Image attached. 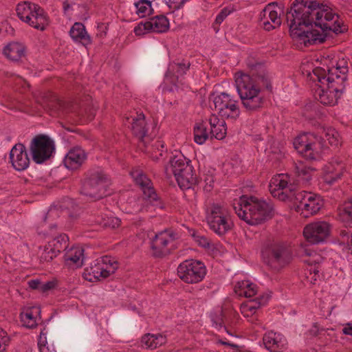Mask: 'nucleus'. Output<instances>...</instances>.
Wrapping results in <instances>:
<instances>
[{
  "instance_id": "nucleus-1",
  "label": "nucleus",
  "mask_w": 352,
  "mask_h": 352,
  "mask_svg": "<svg viewBox=\"0 0 352 352\" xmlns=\"http://www.w3.org/2000/svg\"><path fill=\"white\" fill-rule=\"evenodd\" d=\"M286 19L287 22L290 21L292 38L305 47L324 43L327 30L340 34L345 30L338 21V15L333 13L329 6L317 1L294 0L287 11Z\"/></svg>"
},
{
  "instance_id": "nucleus-2",
  "label": "nucleus",
  "mask_w": 352,
  "mask_h": 352,
  "mask_svg": "<svg viewBox=\"0 0 352 352\" xmlns=\"http://www.w3.org/2000/svg\"><path fill=\"white\" fill-rule=\"evenodd\" d=\"M248 63L250 74L239 72L235 74V85L243 107L248 111H255L262 107L263 96L261 94L263 87L272 89L268 74L263 65H257V69Z\"/></svg>"
},
{
  "instance_id": "nucleus-3",
  "label": "nucleus",
  "mask_w": 352,
  "mask_h": 352,
  "mask_svg": "<svg viewBox=\"0 0 352 352\" xmlns=\"http://www.w3.org/2000/svg\"><path fill=\"white\" fill-rule=\"evenodd\" d=\"M233 207L238 217L252 226L261 224L274 216L272 204L254 196L243 195Z\"/></svg>"
},
{
  "instance_id": "nucleus-4",
  "label": "nucleus",
  "mask_w": 352,
  "mask_h": 352,
  "mask_svg": "<svg viewBox=\"0 0 352 352\" xmlns=\"http://www.w3.org/2000/svg\"><path fill=\"white\" fill-rule=\"evenodd\" d=\"M110 183V177L103 169H90L82 180L80 193L93 201L101 199L107 196V188Z\"/></svg>"
},
{
  "instance_id": "nucleus-5",
  "label": "nucleus",
  "mask_w": 352,
  "mask_h": 352,
  "mask_svg": "<svg viewBox=\"0 0 352 352\" xmlns=\"http://www.w3.org/2000/svg\"><path fill=\"white\" fill-rule=\"evenodd\" d=\"M263 261L273 270L278 271L292 260V251L284 242L271 241L265 244L261 250Z\"/></svg>"
},
{
  "instance_id": "nucleus-6",
  "label": "nucleus",
  "mask_w": 352,
  "mask_h": 352,
  "mask_svg": "<svg viewBox=\"0 0 352 352\" xmlns=\"http://www.w3.org/2000/svg\"><path fill=\"white\" fill-rule=\"evenodd\" d=\"M294 210L303 217L307 218L317 214L324 205V200L320 195L308 191H298L290 194Z\"/></svg>"
},
{
  "instance_id": "nucleus-7",
  "label": "nucleus",
  "mask_w": 352,
  "mask_h": 352,
  "mask_svg": "<svg viewBox=\"0 0 352 352\" xmlns=\"http://www.w3.org/2000/svg\"><path fill=\"white\" fill-rule=\"evenodd\" d=\"M294 146L305 158L317 160L324 150L323 138L314 133L303 134L294 139Z\"/></svg>"
},
{
  "instance_id": "nucleus-8",
  "label": "nucleus",
  "mask_w": 352,
  "mask_h": 352,
  "mask_svg": "<svg viewBox=\"0 0 352 352\" xmlns=\"http://www.w3.org/2000/svg\"><path fill=\"white\" fill-rule=\"evenodd\" d=\"M30 151L33 161L42 164L49 160L55 151L54 141L47 135H37L30 142Z\"/></svg>"
},
{
  "instance_id": "nucleus-9",
  "label": "nucleus",
  "mask_w": 352,
  "mask_h": 352,
  "mask_svg": "<svg viewBox=\"0 0 352 352\" xmlns=\"http://www.w3.org/2000/svg\"><path fill=\"white\" fill-rule=\"evenodd\" d=\"M210 228L219 236L226 234L231 230L232 223L226 209L217 204H213L207 215Z\"/></svg>"
},
{
  "instance_id": "nucleus-10",
  "label": "nucleus",
  "mask_w": 352,
  "mask_h": 352,
  "mask_svg": "<svg viewBox=\"0 0 352 352\" xmlns=\"http://www.w3.org/2000/svg\"><path fill=\"white\" fill-rule=\"evenodd\" d=\"M206 274L204 264L197 260H186L177 267V275L185 283H197L201 281Z\"/></svg>"
},
{
  "instance_id": "nucleus-11",
  "label": "nucleus",
  "mask_w": 352,
  "mask_h": 352,
  "mask_svg": "<svg viewBox=\"0 0 352 352\" xmlns=\"http://www.w3.org/2000/svg\"><path fill=\"white\" fill-rule=\"evenodd\" d=\"M131 175L136 185L139 186L142 190L144 199L148 200L153 206L161 209L163 208L164 204L157 195L153 186V183L147 175L138 169L132 170Z\"/></svg>"
},
{
  "instance_id": "nucleus-12",
  "label": "nucleus",
  "mask_w": 352,
  "mask_h": 352,
  "mask_svg": "<svg viewBox=\"0 0 352 352\" xmlns=\"http://www.w3.org/2000/svg\"><path fill=\"white\" fill-rule=\"evenodd\" d=\"M331 225L327 221H315L307 224L303 230L306 240L311 244H318L329 236Z\"/></svg>"
},
{
  "instance_id": "nucleus-13",
  "label": "nucleus",
  "mask_w": 352,
  "mask_h": 352,
  "mask_svg": "<svg viewBox=\"0 0 352 352\" xmlns=\"http://www.w3.org/2000/svg\"><path fill=\"white\" fill-rule=\"evenodd\" d=\"M175 237L173 233L167 230L155 234L151 241L152 255L155 258H163L170 254L169 244L173 243Z\"/></svg>"
},
{
  "instance_id": "nucleus-14",
  "label": "nucleus",
  "mask_w": 352,
  "mask_h": 352,
  "mask_svg": "<svg viewBox=\"0 0 352 352\" xmlns=\"http://www.w3.org/2000/svg\"><path fill=\"white\" fill-rule=\"evenodd\" d=\"M126 122H127L130 126L132 133L144 145L147 143V132L148 128L146 126V122L145 120L144 114L141 113H136L135 116H131V117H126Z\"/></svg>"
},
{
  "instance_id": "nucleus-15",
  "label": "nucleus",
  "mask_w": 352,
  "mask_h": 352,
  "mask_svg": "<svg viewBox=\"0 0 352 352\" xmlns=\"http://www.w3.org/2000/svg\"><path fill=\"white\" fill-rule=\"evenodd\" d=\"M10 160L13 168L18 171L24 170L29 166L30 159L23 144L17 143L12 148Z\"/></svg>"
},
{
  "instance_id": "nucleus-16",
  "label": "nucleus",
  "mask_w": 352,
  "mask_h": 352,
  "mask_svg": "<svg viewBox=\"0 0 352 352\" xmlns=\"http://www.w3.org/2000/svg\"><path fill=\"white\" fill-rule=\"evenodd\" d=\"M274 4H268L260 14V25L267 31L276 29L281 25L277 11L272 10Z\"/></svg>"
},
{
  "instance_id": "nucleus-17",
  "label": "nucleus",
  "mask_w": 352,
  "mask_h": 352,
  "mask_svg": "<svg viewBox=\"0 0 352 352\" xmlns=\"http://www.w3.org/2000/svg\"><path fill=\"white\" fill-rule=\"evenodd\" d=\"M330 72V76L327 79L329 82H336L340 90H344L345 88V81L347 78L349 71L347 62L344 59L338 60L336 67H332Z\"/></svg>"
},
{
  "instance_id": "nucleus-18",
  "label": "nucleus",
  "mask_w": 352,
  "mask_h": 352,
  "mask_svg": "<svg viewBox=\"0 0 352 352\" xmlns=\"http://www.w3.org/2000/svg\"><path fill=\"white\" fill-rule=\"evenodd\" d=\"M265 348L271 352H280L286 349L287 342L286 338L281 334L269 331L263 338Z\"/></svg>"
},
{
  "instance_id": "nucleus-19",
  "label": "nucleus",
  "mask_w": 352,
  "mask_h": 352,
  "mask_svg": "<svg viewBox=\"0 0 352 352\" xmlns=\"http://www.w3.org/2000/svg\"><path fill=\"white\" fill-rule=\"evenodd\" d=\"M344 169V165L341 162H329L324 168V182L329 185L334 184L341 179Z\"/></svg>"
},
{
  "instance_id": "nucleus-20",
  "label": "nucleus",
  "mask_w": 352,
  "mask_h": 352,
  "mask_svg": "<svg viewBox=\"0 0 352 352\" xmlns=\"http://www.w3.org/2000/svg\"><path fill=\"white\" fill-rule=\"evenodd\" d=\"M87 155L84 150L79 147L71 149L64 159V164L71 170L78 169L84 163Z\"/></svg>"
},
{
  "instance_id": "nucleus-21",
  "label": "nucleus",
  "mask_w": 352,
  "mask_h": 352,
  "mask_svg": "<svg viewBox=\"0 0 352 352\" xmlns=\"http://www.w3.org/2000/svg\"><path fill=\"white\" fill-rule=\"evenodd\" d=\"M190 161L182 155H175L169 160L168 164L165 167L166 175L172 173L175 177L184 173L186 168L190 167Z\"/></svg>"
},
{
  "instance_id": "nucleus-22",
  "label": "nucleus",
  "mask_w": 352,
  "mask_h": 352,
  "mask_svg": "<svg viewBox=\"0 0 352 352\" xmlns=\"http://www.w3.org/2000/svg\"><path fill=\"white\" fill-rule=\"evenodd\" d=\"M34 12L30 19V21H27L30 26L35 29L43 31L49 25V18L43 9L38 5H34Z\"/></svg>"
},
{
  "instance_id": "nucleus-23",
  "label": "nucleus",
  "mask_w": 352,
  "mask_h": 352,
  "mask_svg": "<svg viewBox=\"0 0 352 352\" xmlns=\"http://www.w3.org/2000/svg\"><path fill=\"white\" fill-rule=\"evenodd\" d=\"M175 179L179 188L183 190L192 188L198 184V179L192 166L186 168L184 173L175 177Z\"/></svg>"
},
{
  "instance_id": "nucleus-24",
  "label": "nucleus",
  "mask_w": 352,
  "mask_h": 352,
  "mask_svg": "<svg viewBox=\"0 0 352 352\" xmlns=\"http://www.w3.org/2000/svg\"><path fill=\"white\" fill-rule=\"evenodd\" d=\"M274 185L278 187L277 192L278 197L280 200L292 201V198L289 197L290 194H296L298 192L296 189V186L288 182L282 176L280 179H276Z\"/></svg>"
},
{
  "instance_id": "nucleus-25",
  "label": "nucleus",
  "mask_w": 352,
  "mask_h": 352,
  "mask_svg": "<svg viewBox=\"0 0 352 352\" xmlns=\"http://www.w3.org/2000/svg\"><path fill=\"white\" fill-rule=\"evenodd\" d=\"M69 34L75 42H78L85 47L91 43V37L81 23H75L69 31Z\"/></svg>"
},
{
  "instance_id": "nucleus-26",
  "label": "nucleus",
  "mask_w": 352,
  "mask_h": 352,
  "mask_svg": "<svg viewBox=\"0 0 352 352\" xmlns=\"http://www.w3.org/2000/svg\"><path fill=\"white\" fill-rule=\"evenodd\" d=\"M146 26L152 32L163 33L169 29V21L166 16L157 15L146 21Z\"/></svg>"
},
{
  "instance_id": "nucleus-27",
  "label": "nucleus",
  "mask_w": 352,
  "mask_h": 352,
  "mask_svg": "<svg viewBox=\"0 0 352 352\" xmlns=\"http://www.w3.org/2000/svg\"><path fill=\"white\" fill-rule=\"evenodd\" d=\"M3 54L12 61H18L25 54V47L20 43H10L3 48Z\"/></svg>"
},
{
  "instance_id": "nucleus-28",
  "label": "nucleus",
  "mask_w": 352,
  "mask_h": 352,
  "mask_svg": "<svg viewBox=\"0 0 352 352\" xmlns=\"http://www.w3.org/2000/svg\"><path fill=\"white\" fill-rule=\"evenodd\" d=\"M143 346L148 349H155L166 342V337L162 334L146 333L142 337Z\"/></svg>"
},
{
  "instance_id": "nucleus-29",
  "label": "nucleus",
  "mask_w": 352,
  "mask_h": 352,
  "mask_svg": "<svg viewBox=\"0 0 352 352\" xmlns=\"http://www.w3.org/2000/svg\"><path fill=\"white\" fill-rule=\"evenodd\" d=\"M83 277L89 282L100 280V278H106L108 276L105 275V272L102 270L101 264L95 261L94 265H91L89 268L85 270Z\"/></svg>"
},
{
  "instance_id": "nucleus-30",
  "label": "nucleus",
  "mask_w": 352,
  "mask_h": 352,
  "mask_svg": "<svg viewBox=\"0 0 352 352\" xmlns=\"http://www.w3.org/2000/svg\"><path fill=\"white\" fill-rule=\"evenodd\" d=\"M344 90L336 91L333 88L328 87L327 90L322 88L318 93V100L325 105H333L336 103Z\"/></svg>"
},
{
  "instance_id": "nucleus-31",
  "label": "nucleus",
  "mask_w": 352,
  "mask_h": 352,
  "mask_svg": "<svg viewBox=\"0 0 352 352\" xmlns=\"http://www.w3.org/2000/svg\"><path fill=\"white\" fill-rule=\"evenodd\" d=\"M190 63L188 61H182L181 63H172L169 65L166 76L168 78L170 76H174L177 79L179 76H183L189 69Z\"/></svg>"
},
{
  "instance_id": "nucleus-32",
  "label": "nucleus",
  "mask_w": 352,
  "mask_h": 352,
  "mask_svg": "<svg viewBox=\"0 0 352 352\" xmlns=\"http://www.w3.org/2000/svg\"><path fill=\"white\" fill-rule=\"evenodd\" d=\"M69 237L67 234H60L48 243L50 250L56 255L67 250L68 247Z\"/></svg>"
},
{
  "instance_id": "nucleus-33",
  "label": "nucleus",
  "mask_w": 352,
  "mask_h": 352,
  "mask_svg": "<svg viewBox=\"0 0 352 352\" xmlns=\"http://www.w3.org/2000/svg\"><path fill=\"white\" fill-rule=\"evenodd\" d=\"M330 72H331V69H328L327 72V71L322 67H316L313 70L314 76L317 78L320 83L326 85L327 87L333 88L336 91H340V89H338V85L336 84V82H330L327 80L330 76Z\"/></svg>"
},
{
  "instance_id": "nucleus-34",
  "label": "nucleus",
  "mask_w": 352,
  "mask_h": 352,
  "mask_svg": "<svg viewBox=\"0 0 352 352\" xmlns=\"http://www.w3.org/2000/svg\"><path fill=\"white\" fill-rule=\"evenodd\" d=\"M84 250L79 247L71 248L67 251L64 255V258L66 262H72L77 267L82 265V256Z\"/></svg>"
},
{
  "instance_id": "nucleus-35",
  "label": "nucleus",
  "mask_w": 352,
  "mask_h": 352,
  "mask_svg": "<svg viewBox=\"0 0 352 352\" xmlns=\"http://www.w3.org/2000/svg\"><path fill=\"white\" fill-rule=\"evenodd\" d=\"M34 5L28 1H23L17 4L16 8V14L21 21L27 23V21L31 20L30 17L34 10Z\"/></svg>"
},
{
  "instance_id": "nucleus-36",
  "label": "nucleus",
  "mask_w": 352,
  "mask_h": 352,
  "mask_svg": "<svg viewBox=\"0 0 352 352\" xmlns=\"http://www.w3.org/2000/svg\"><path fill=\"white\" fill-rule=\"evenodd\" d=\"M237 102L236 100L232 99L231 96L224 92L221 94L213 97V103L214 109L219 113L220 111L224 110V109L228 107L230 104Z\"/></svg>"
},
{
  "instance_id": "nucleus-37",
  "label": "nucleus",
  "mask_w": 352,
  "mask_h": 352,
  "mask_svg": "<svg viewBox=\"0 0 352 352\" xmlns=\"http://www.w3.org/2000/svg\"><path fill=\"white\" fill-rule=\"evenodd\" d=\"M98 262L101 264L102 270L105 272V275L108 277L113 274L118 267V263L114 258L109 256H104L97 259Z\"/></svg>"
},
{
  "instance_id": "nucleus-38",
  "label": "nucleus",
  "mask_w": 352,
  "mask_h": 352,
  "mask_svg": "<svg viewBox=\"0 0 352 352\" xmlns=\"http://www.w3.org/2000/svg\"><path fill=\"white\" fill-rule=\"evenodd\" d=\"M239 291H236L239 295L244 296L246 298H251L257 293V286L250 283L249 280H243L237 283Z\"/></svg>"
},
{
  "instance_id": "nucleus-39",
  "label": "nucleus",
  "mask_w": 352,
  "mask_h": 352,
  "mask_svg": "<svg viewBox=\"0 0 352 352\" xmlns=\"http://www.w3.org/2000/svg\"><path fill=\"white\" fill-rule=\"evenodd\" d=\"M207 126L204 121L197 123L194 126V140L197 144H202L208 138Z\"/></svg>"
},
{
  "instance_id": "nucleus-40",
  "label": "nucleus",
  "mask_w": 352,
  "mask_h": 352,
  "mask_svg": "<svg viewBox=\"0 0 352 352\" xmlns=\"http://www.w3.org/2000/svg\"><path fill=\"white\" fill-rule=\"evenodd\" d=\"M339 217L341 221H352V198L345 201L339 208Z\"/></svg>"
},
{
  "instance_id": "nucleus-41",
  "label": "nucleus",
  "mask_w": 352,
  "mask_h": 352,
  "mask_svg": "<svg viewBox=\"0 0 352 352\" xmlns=\"http://www.w3.org/2000/svg\"><path fill=\"white\" fill-rule=\"evenodd\" d=\"M295 169L298 175L306 182L311 179L312 173L316 170L314 168L308 166L301 162L296 164Z\"/></svg>"
},
{
  "instance_id": "nucleus-42",
  "label": "nucleus",
  "mask_w": 352,
  "mask_h": 352,
  "mask_svg": "<svg viewBox=\"0 0 352 352\" xmlns=\"http://www.w3.org/2000/svg\"><path fill=\"white\" fill-rule=\"evenodd\" d=\"M324 137L320 136L323 138L324 148L325 147V141L327 140L331 146H337L340 143V135L338 132L333 128H328L323 131Z\"/></svg>"
},
{
  "instance_id": "nucleus-43",
  "label": "nucleus",
  "mask_w": 352,
  "mask_h": 352,
  "mask_svg": "<svg viewBox=\"0 0 352 352\" xmlns=\"http://www.w3.org/2000/svg\"><path fill=\"white\" fill-rule=\"evenodd\" d=\"M136 13L140 17H144L152 13L151 2L148 0H138L134 3Z\"/></svg>"
},
{
  "instance_id": "nucleus-44",
  "label": "nucleus",
  "mask_w": 352,
  "mask_h": 352,
  "mask_svg": "<svg viewBox=\"0 0 352 352\" xmlns=\"http://www.w3.org/2000/svg\"><path fill=\"white\" fill-rule=\"evenodd\" d=\"M237 102H234L230 104L228 107L224 109L222 111H220L219 113V116L228 120H236L240 115V110L238 107Z\"/></svg>"
},
{
  "instance_id": "nucleus-45",
  "label": "nucleus",
  "mask_w": 352,
  "mask_h": 352,
  "mask_svg": "<svg viewBox=\"0 0 352 352\" xmlns=\"http://www.w3.org/2000/svg\"><path fill=\"white\" fill-rule=\"evenodd\" d=\"M340 240L346 244L347 248L352 254V227H345L339 231Z\"/></svg>"
},
{
  "instance_id": "nucleus-46",
  "label": "nucleus",
  "mask_w": 352,
  "mask_h": 352,
  "mask_svg": "<svg viewBox=\"0 0 352 352\" xmlns=\"http://www.w3.org/2000/svg\"><path fill=\"white\" fill-rule=\"evenodd\" d=\"M268 297L261 296L255 299L250 300L244 307L243 309L246 311H250L254 314L255 311L258 309L261 306L266 304Z\"/></svg>"
},
{
  "instance_id": "nucleus-47",
  "label": "nucleus",
  "mask_w": 352,
  "mask_h": 352,
  "mask_svg": "<svg viewBox=\"0 0 352 352\" xmlns=\"http://www.w3.org/2000/svg\"><path fill=\"white\" fill-rule=\"evenodd\" d=\"M300 253L301 256L305 255L309 257V259L304 261L309 265L318 263L319 260L320 259V256H318L314 251L306 248H302L300 250Z\"/></svg>"
},
{
  "instance_id": "nucleus-48",
  "label": "nucleus",
  "mask_w": 352,
  "mask_h": 352,
  "mask_svg": "<svg viewBox=\"0 0 352 352\" xmlns=\"http://www.w3.org/2000/svg\"><path fill=\"white\" fill-rule=\"evenodd\" d=\"M226 124L224 120H221V124H217L215 128L212 127L210 129V134L212 137H214L217 140H222L226 137Z\"/></svg>"
},
{
  "instance_id": "nucleus-49",
  "label": "nucleus",
  "mask_w": 352,
  "mask_h": 352,
  "mask_svg": "<svg viewBox=\"0 0 352 352\" xmlns=\"http://www.w3.org/2000/svg\"><path fill=\"white\" fill-rule=\"evenodd\" d=\"M20 317L21 322L26 327L32 329L36 326V320L32 311L28 310L25 313H21Z\"/></svg>"
},
{
  "instance_id": "nucleus-50",
  "label": "nucleus",
  "mask_w": 352,
  "mask_h": 352,
  "mask_svg": "<svg viewBox=\"0 0 352 352\" xmlns=\"http://www.w3.org/2000/svg\"><path fill=\"white\" fill-rule=\"evenodd\" d=\"M99 224L106 228L114 229L120 225V220L115 217H107L99 221Z\"/></svg>"
},
{
  "instance_id": "nucleus-51",
  "label": "nucleus",
  "mask_w": 352,
  "mask_h": 352,
  "mask_svg": "<svg viewBox=\"0 0 352 352\" xmlns=\"http://www.w3.org/2000/svg\"><path fill=\"white\" fill-rule=\"evenodd\" d=\"M232 12V10L228 8H224L221 10L216 17V19L212 24V28L216 32L219 31V25L224 21V19Z\"/></svg>"
},
{
  "instance_id": "nucleus-52",
  "label": "nucleus",
  "mask_w": 352,
  "mask_h": 352,
  "mask_svg": "<svg viewBox=\"0 0 352 352\" xmlns=\"http://www.w3.org/2000/svg\"><path fill=\"white\" fill-rule=\"evenodd\" d=\"M65 103L63 101L54 97L52 100L48 102L46 107L52 111H58L63 109Z\"/></svg>"
},
{
  "instance_id": "nucleus-53",
  "label": "nucleus",
  "mask_w": 352,
  "mask_h": 352,
  "mask_svg": "<svg viewBox=\"0 0 352 352\" xmlns=\"http://www.w3.org/2000/svg\"><path fill=\"white\" fill-rule=\"evenodd\" d=\"M57 255L50 250L48 245L45 246L44 250L42 252L40 259L41 262H50L56 257Z\"/></svg>"
},
{
  "instance_id": "nucleus-54",
  "label": "nucleus",
  "mask_w": 352,
  "mask_h": 352,
  "mask_svg": "<svg viewBox=\"0 0 352 352\" xmlns=\"http://www.w3.org/2000/svg\"><path fill=\"white\" fill-rule=\"evenodd\" d=\"M186 0H164L170 10L172 12L180 9Z\"/></svg>"
},
{
  "instance_id": "nucleus-55",
  "label": "nucleus",
  "mask_w": 352,
  "mask_h": 352,
  "mask_svg": "<svg viewBox=\"0 0 352 352\" xmlns=\"http://www.w3.org/2000/svg\"><path fill=\"white\" fill-rule=\"evenodd\" d=\"M146 31H150L148 28L146 26V22L140 23L135 28L134 32L136 35H142L146 33Z\"/></svg>"
},
{
  "instance_id": "nucleus-56",
  "label": "nucleus",
  "mask_w": 352,
  "mask_h": 352,
  "mask_svg": "<svg viewBox=\"0 0 352 352\" xmlns=\"http://www.w3.org/2000/svg\"><path fill=\"white\" fill-rule=\"evenodd\" d=\"M153 152H156V151H159V155L162 156L164 148V143L162 140H157L153 145H152Z\"/></svg>"
},
{
  "instance_id": "nucleus-57",
  "label": "nucleus",
  "mask_w": 352,
  "mask_h": 352,
  "mask_svg": "<svg viewBox=\"0 0 352 352\" xmlns=\"http://www.w3.org/2000/svg\"><path fill=\"white\" fill-rule=\"evenodd\" d=\"M206 185L204 190L206 191H210L213 187L214 179L212 175H206L204 179Z\"/></svg>"
},
{
  "instance_id": "nucleus-58",
  "label": "nucleus",
  "mask_w": 352,
  "mask_h": 352,
  "mask_svg": "<svg viewBox=\"0 0 352 352\" xmlns=\"http://www.w3.org/2000/svg\"><path fill=\"white\" fill-rule=\"evenodd\" d=\"M0 340H1V342L3 344V350H5L6 346H7L10 342V338L7 336L6 331H5L3 329H1V328H0Z\"/></svg>"
},
{
  "instance_id": "nucleus-59",
  "label": "nucleus",
  "mask_w": 352,
  "mask_h": 352,
  "mask_svg": "<svg viewBox=\"0 0 352 352\" xmlns=\"http://www.w3.org/2000/svg\"><path fill=\"white\" fill-rule=\"evenodd\" d=\"M208 122L210 125L211 129L212 127L215 128V126H217V124H221V120H220L217 116L212 114L208 119Z\"/></svg>"
},
{
  "instance_id": "nucleus-60",
  "label": "nucleus",
  "mask_w": 352,
  "mask_h": 352,
  "mask_svg": "<svg viewBox=\"0 0 352 352\" xmlns=\"http://www.w3.org/2000/svg\"><path fill=\"white\" fill-rule=\"evenodd\" d=\"M55 286V283L52 281L46 282L44 284H41L40 290L43 292H45L48 290L53 289Z\"/></svg>"
},
{
  "instance_id": "nucleus-61",
  "label": "nucleus",
  "mask_w": 352,
  "mask_h": 352,
  "mask_svg": "<svg viewBox=\"0 0 352 352\" xmlns=\"http://www.w3.org/2000/svg\"><path fill=\"white\" fill-rule=\"evenodd\" d=\"M28 285L31 289H39L41 287V282L37 279L30 280L28 282Z\"/></svg>"
},
{
  "instance_id": "nucleus-62",
  "label": "nucleus",
  "mask_w": 352,
  "mask_h": 352,
  "mask_svg": "<svg viewBox=\"0 0 352 352\" xmlns=\"http://www.w3.org/2000/svg\"><path fill=\"white\" fill-rule=\"evenodd\" d=\"M45 342H46V338L42 337V335H40V338L38 342V345L39 346V351L40 352H45Z\"/></svg>"
},
{
  "instance_id": "nucleus-63",
  "label": "nucleus",
  "mask_w": 352,
  "mask_h": 352,
  "mask_svg": "<svg viewBox=\"0 0 352 352\" xmlns=\"http://www.w3.org/2000/svg\"><path fill=\"white\" fill-rule=\"evenodd\" d=\"M342 332L345 335H349L352 336V324L349 323L346 324L345 327L343 328Z\"/></svg>"
},
{
  "instance_id": "nucleus-64",
  "label": "nucleus",
  "mask_w": 352,
  "mask_h": 352,
  "mask_svg": "<svg viewBox=\"0 0 352 352\" xmlns=\"http://www.w3.org/2000/svg\"><path fill=\"white\" fill-rule=\"evenodd\" d=\"M199 243L204 248L209 247V243L207 241V239L205 237H201L200 240L199 241Z\"/></svg>"
}]
</instances>
